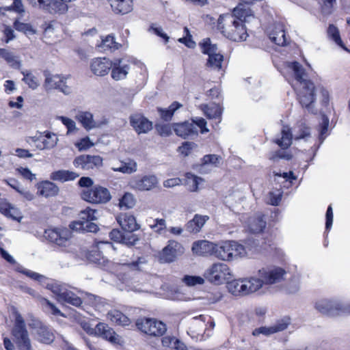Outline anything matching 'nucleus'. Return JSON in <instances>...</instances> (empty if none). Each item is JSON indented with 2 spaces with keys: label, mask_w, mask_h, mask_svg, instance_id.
Returning a JSON list of instances; mask_svg holds the SVG:
<instances>
[{
  "label": "nucleus",
  "mask_w": 350,
  "mask_h": 350,
  "mask_svg": "<svg viewBox=\"0 0 350 350\" xmlns=\"http://www.w3.org/2000/svg\"><path fill=\"white\" fill-rule=\"evenodd\" d=\"M216 29L224 37L234 42L244 41L248 36L245 25L229 13L219 15Z\"/></svg>",
  "instance_id": "nucleus-1"
},
{
  "label": "nucleus",
  "mask_w": 350,
  "mask_h": 350,
  "mask_svg": "<svg viewBox=\"0 0 350 350\" xmlns=\"http://www.w3.org/2000/svg\"><path fill=\"white\" fill-rule=\"evenodd\" d=\"M11 311L14 317V324L12 330L14 341L18 350H31V342L23 318L15 307H12Z\"/></svg>",
  "instance_id": "nucleus-2"
},
{
  "label": "nucleus",
  "mask_w": 350,
  "mask_h": 350,
  "mask_svg": "<svg viewBox=\"0 0 350 350\" xmlns=\"http://www.w3.org/2000/svg\"><path fill=\"white\" fill-rule=\"evenodd\" d=\"M247 254L245 247L234 241H224L215 244V257L224 261H232Z\"/></svg>",
  "instance_id": "nucleus-3"
},
{
  "label": "nucleus",
  "mask_w": 350,
  "mask_h": 350,
  "mask_svg": "<svg viewBox=\"0 0 350 350\" xmlns=\"http://www.w3.org/2000/svg\"><path fill=\"white\" fill-rule=\"evenodd\" d=\"M207 122L203 118L191 119V122L186 120L182 122L172 124L173 131L175 134L183 138L187 139L191 136L198 135L196 126L200 129L202 134L206 133L209 130L206 127Z\"/></svg>",
  "instance_id": "nucleus-4"
},
{
  "label": "nucleus",
  "mask_w": 350,
  "mask_h": 350,
  "mask_svg": "<svg viewBox=\"0 0 350 350\" xmlns=\"http://www.w3.org/2000/svg\"><path fill=\"white\" fill-rule=\"evenodd\" d=\"M229 291L234 295H246L261 288V283L256 278L233 280L228 282Z\"/></svg>",
  "instance_id": "nucleus-5"
},
{
  "label": "nucleus",
  "mask_w": 350,
  "mask_h": 350,
  "mask_svg": "<svg viewBox=\"0 0 350 350\" xmlns=\"http://www.w3.org/2000/svg\"><path fill=\"white\" fill-rule=\"evenodd\" d=\"M137 329L150 336H162L167 330L166 325L154 318L142 317L135 321Z\"/></svg>",
  "instance_id": "nucleus-6"
},
{
  "label": "nucleus",
  "mask_w": 350,
  "mask_h": 350,
  "mask_svg": "<svg viewBox=\"0 0 350 350\" xmlns=\"http://www.w3.org/2000/svg\"><path fill=\"white\" fill-rule=\"evenodd\" d=\"M81 198L93 204H104L111 199L109 190L100 185H95L90 189H84L81 192Z\"/></svg>",
  "instance_id": "nucleus-7"
},
{
  "label": "nucleus",
  "mask_w": 350,
  "mask_h": 350,
  "mask_svg": "<svg viewBox=\"0 0 350 350\" xmlns=\"http://www.w3.org/2000/svg\"><path fill=\"white\" fill-rule=\"evenodd\" d=\"M231 273L228 265L223 262H215L204 272V277L211 283L219 285L230 278Z\"/></svg>",
  "instance_id": "nucleus-8"
},
{
  "label": "nucleus",
  "mask_w": 350,
  "mask_h": 350,
  "mask_svg": "<svg viewBox=\"0 0 350 350\" xmlns=\"http://www.w3.org/2000/svg\"><path fill=\"white\" fill-rule=\"evenodd\" d=\"M72 230L66 227L45 229V239L59 247H66L72 237Z\"/></svg>",
  "instance_id": "nucleus-9"
},
{
  "label": "nucleus",
  "mask_w": 350,
  "mask_h": 350,
  "mask_svg": "<svg viewBox=\"0 0 350 350\" xmlns=\"http://www.w3.org/2000/svg\"><path fill=\"white\" fill-rule=\"evenodd\" d=\"M184 252V247L175 240H169L167 244L159 252V259L161 262H172L177 257Z\"/></svg>",
  "instance_id": "nucleus-10"
},
{
  "label": "nucleus",
  "mask_w": 350,
  "mask_h": 350,
  "mask_svg": "<svg viewBox=\"0 0 350 350\" xmlns=\"http://www.w3.org/2000/svg\"><path fill=\"white\" fill-rule=\"evenodd\" d=\"M315 308L319 312L327 316L339 315L346 312L350 313V306L345 308L340 303L329 299H321L316 302Z\"/></svg>",
  "instance_id": "nucleus-11"
},
{
  "label": "nucleus",
  "mask_w": 350,
  "mask_h": 350,
  "mask_svg": "<svg viewBox=\"0 0 350 350\" xmlns=\"http://www.w3.org/2000/svg\"><path fill=\"white\" fill-rule=\"evenodd\" d=\"M73 165L76 168L89 171L101 167L103 158L99 155L81 154L75 158Z\"/></svg>",
  "instance_id": "nucleus-12"
},
{
  "label": "nucleus",
  "mask_w": 350,
  "mask_h": 350,
  "mask_svg": "<svg viewBox=\"0 0 350 350\" xmlns=\"http://www.w3.org/2000/svg\"><path fill=\"white\" fill-rule=\"evenodd\" d=\"M286 271L282 267H274L272 269L262 268L258 271L260 278H257L261 283V287L263 284H273L281 281Z\"/></svg>",
  "instance_id": "nucleus-13"
},
{
  "label": "nucleus",
  "mask_w": 350,
  "mask_h": 350,
  "mask_svg": "<svg viewBox=\"0 0 350 350\" xmlns=\"http://www.w3.org/2000/svg\"><path fill=\"white\" fill-rule=\"evenodd\" d=\"M133 63L129 59L118 58L112 62L111 77L115 81H120L126 78Z\"/></svg>",
  "instance_id": "nucleus-14"
},
{
  "label": "nucleus",
  "mask_w": 350,
  "mask_h": 350,
  "mask_svg": "<svg viewBox=\"0 0 350 350\" xmlns=\"http://www.w3.org/2000/svg\"><path fill=\"white\" fill-rule=\"evenodd\" d=\"M129 122L131 126L138 135L148 133L153 128L152 122L142 113L130 116Z\"/></svg>",
  "instance_id": "nucleus-15"
},
{
  "label": "nucleus",
  "mask_w": 350,
  "mask_h": 350,
  "mask_svg": "<svg viewBox=\"0 0 350 350\" xmlns=\"http://www.w3.org/2000/svg\"><path fill=\"white\" fill-rule=\"evenodd\" d=\"M291 324V319L289 317H284L276 321L274 325L270 327H260L256 328L252 332V335L258 336L260 334L269 336L279 332H282L287 329Z\"/></svg>",
  "instance_id": "nucleus-16"
},
{
  "label": "nucleus",
  "mask_w": 350,
  "mask_h": 350,
  "mask_svg": "<svg viewBox=\"0 0 350 350\" xmlns=\"http://www.w3.org/2000/svg\"><path fill=\"white\" fill-rule=\"evenodd\" d=\"M314 85L312 81L304 84L297 94V100L302 107L308 108L315 100Z\"/></svg>",
  "instance_id": "nucleus-17"
},
{
  "label": "nucleus",
  "mask_w": 350,
  "mask_h": 350,
  "mask_svg": "<svg viewBox=\"0 0 350 350\" xmlns=\"http://www.w3.org/2000/svg\"><path fill=\"white\" fill-rule=\"evenodd\" d=\"M66 78L59 75H51L45 72V88L49 90L56 89L69 94L70 88L66 85Z\"/></svg>",
  "instance_id": "nucleus-18"
},
{
  "label": "nucleus",
  "mask_w": 350,
  "mask_h": 350,
  "mask_svg": "<svg viewBox=\"0 0 350 350\" xmlns=\"http://www.w3.org/2000/svg\"><path fill=\"white\" fill-rule=\"evenodd\" d=\"M112 61L107 57H96L91 60L90 68L92 72L99 77L107 75L112 68Z\"/></svg>",
  "instance_id": "nucleus-19"
},
{
  "label": "nucleus",
  "mask_w": 350,
  "mask_h": 350,
  "mask_svg": "<svg viewBox=\"0 0 350 350\" xmlns=\"http://www.w3.org/2000/svg\"><path fill=\"white\" fill-rule=\"evenodd\" d=\"M215 244L216 243H213L207 240H199L193 242L191 250L193 254L198 256H214Z\"/></svg>",
  "instance_id": "nucleus-20"
},
{
  "label": "nucleus",
  "mask_w": 350,
  "mask_h": 350,
  "mask_svg": "<svg viewBox=\"0 0 350 350\" xmlns=\"http://www.w3.org/2000/svg\"><path fill=\"white\" fill-rule=\"evenodd\" d=\"M132 187L139 191H148L155 187L157 184V178L154 175L136 177L131 182Z\"/></svg>",
  "instance_id": "nucleus-21"
},
{
  "label": "nucleus",
  "mask_w": 350,
  "mask_h": 350,
  "mask_svg": "<svg viewBox=\"0 0 350 350\" xmlns=\"http://www.w3.org/2000/svg\"><path fill=\"white\" fill-rule=\"evenodd\" d=\"M266 226L265 215L262 213H256L253 216L248 218V230L253 234L263 232Z\"/></svg>",
  "instance_id": "nucleus-22"
},
{
  "label": "nucleus",
  "mask_w": 350,
  "mask_h": 350,
  "mask_svg": "<svg viewBox=\"0 0 350 350\" xmlns=\"http://www.w3.org/2000/svg\"><path fill=\"white\" fill-rule=\"evenodd\" d=\"M209 219L208 215L196 214L193 219L185 225V229L190 234H197L200 232L205 223Z\"/></svg>",
  "instance_id": "nucleus-23"
},
{
  "label": "nucleus",
  "mask_w": 350,
  "mask_h": 350,
  "mask_svg": "<svg viewBox=\"0 0 350 350\" xmlns=\"http://www.w3.org/2000/svg\"><path fill=\"white\" fill-rule=\"evenodd\" d=\"M95 330L96 334L101 336L103 338L108 340L113 344L118 343V336L113 328L110 327L107 323H98Z\"/></svg>",
  "instance_id": "nucleus-24"
},
{
  "label": "nucleus",
  "mask_w": 350,
  "mask_h": 350,
  "mask_svg": "<svg viewBox=\"0 0 350 350\" xmlns=\"http://www.w3.org/2000/svg\"><path fill=\"white\" fill-rule=\"evenodd\" d=\"M100 245H105L109 248L112 247V243L109 241L96 242L95 244L92 246V250L89 251L87 256L88 259L90 261L98 265L104 263L105 261L103 255V252L100 250Z\"/></svg>",
  "instance_id": "nucleus-25"
},
{
  "label": "nucleus",
  "mask_w": 350,
  "mask_h": 350,
  "mask_svg": "<svg viewBox=\"0 0 350 350\" xmlns=\"http://www.w3.org/2000/svg\"><path fill=\"white\" fill-rule=\"evenodd\" d=\"M201 109L208 119L215 120L216 124L221 122L223 109L219 105L214 103L210 105L204 104L201 106Z\"/></svg>",
  "instance_id": "nucleus-26"
},
{
  "label": "nucleus",
  "mask_w": 350,
  "mask_h": 350,
  "mask_svg": "<svg viewBox=\"0 0 350 350\" xmlns=\"http://www.w3.org/2000/svg\"><path fill=\"white\" fill-rule=\"evenodd\" d=\"M112 11L120 15H124L133 10V0H109Z\"/></svg>",
  "instance_id": "nucleus-27"
},
{
  "label": "nucleus",
  "mask_w": 350,
  "mask_h": 350,
  "mask_svg": "<svg viewBox=\"0 0 350 350\" xmlns=\"http://www.w3.org/2000/svg\"><path fill=\"white\" fill-rule=\"evenodd\" d=\"M207 319L208 316L205 314H200L193 317L189 323V331L193 334H204L207 326L206 324Z\"/></svg>",
  "instance_id": "nucleus-28"
},
{
  "label": "nucleus",
  "mask_w": 350,
  "mask_h": 350,
  "mask_svg": "<svg viewBox=\"0 0 350 350\" xmlns=\"http://www.w3.org/2000/svg\"><path fill=\"white\" fill-rule=\"evenodd\" d=\"M182 107V104L178 101H174L167 108L157 107V111L162 121L170 122L172 120L174 113Z\"/></svg>",
  "instance_id": "nucleus-29"
},
{
  "label": "nucleus",
  "mask_w": 350,
  "mask_h": 350,
  "mask_svg": "<svg viewBox=\"0 0 350 350\" xmlns=\"http://www.w3.org/2000/svg\"><path fill=\"white\" fill-rule=\"evenodd\" d=\"M287 68L291 69L294 74L295 80L300 84H306V81H310L306 79L307 73L303 66L297 61L287 62Z\"/></svg>",
  "instance_id": "nucleus-30"
},
{
  "label": "nucleus",
  "mask_w": 350,
  "mask_h": 350,
  "mask_svg": "<svg viewBox=\"0 0 350 350\" xmlns=\"http://www.w3.org/2000/svg\"><path fill=\"white\" fill-rule=\"evenodd\" d=\"M107 317L116 325L125 327L131 324V320L120 310L116 309L109 311Z\"/></svg>",
  "instance_id": "nucleus-31"
},
{
  "label": "nucleus",
  "mask_w": 350,
  "mask_h": 350,
  "mask_svg": "<svg viewBox=\"0 0 350 350\" xmlns=\"http://www.w3.org/2000/svg\"><path fill=\"white\" fill-rule=\"evenodd\" d=\"M70 229L82 232H96L99 228L92 221H72L69 224Z\"/></svg>",
  "instance_id": "nucleus-32"
},
{
  "label": "nucleus",
  "mask_w": 350,
  "mask_h": 350,
  "mask_svg": "<svg viewBox=\"0 0 350 350\" xmlns=\"http://www.w3.org/2000/svg\"><path fill=\"white\" fill-rule=\"evenodd\" d=\"M79 176V174L75 172L59 170L52 172L50 175V178L53 180L64 183L74 180Z\"/></svg>",
  "instance_id": "nucleus-33"
},
{
  "label": "nucleus",
  "mask_w": 350,
  "mask_h": 350,
  "mask_svg": "<svg viewBox=\"0 0 350 350\" xmlns=\"http://www.w3.org/2000/svg\"><path fill=\"white\" fill-rule=\"evenodd\" d=\"M59 301L67 303L75 307H80L83 304L81 297L76 295L74 292L67 288H65L64 292L61 293Z\"/></svg>",
  "instance_id": "nucleus-34"
},
{
  "label": "nucleus",
  "mask_w": 350,
  "mask_h": 350,
  "mask_svg": "<svg viewBox=\"0 0 350 350\" xmlns=\"http://www.w3.org/2000/svg\"><path fill=\"white\" fill-rule=\"evenodd\" d=\"M120 224L122 228L128 232H133L139 228L135 217L131 214H124L122 220L120 221Z\"/></svg>",
  "instance_id": "nucleus-35"
},
{
  "label": "nucleus",
  "mask_w": 350,
  "mask_h": 350,
  "mask_svg": "<svg viewBox=\"0 0 350 350\" xmlns=\"http://www.w3.org/2000/svg\"><path fill=\"white\" fill-rule=\"evenodd\" d=\"M247 3H239L232 10L230 14L236 17V20L242 21L245 24L247 17L252 15V10L247 5Z\"/></svg>",
  "instance_id": "nucleus-36"
},
{
  "label": "nucleus",
  "mask_w": 350,
  "mask_h": 350,
  "mask_svg": "<svg viewBox=\"0 0 350 350\" xmlns=\"http://www.w3.org/2000/svg\"><path fill=\"white\" fill-rule=\"evenodd\" d=\"M282 137L275 140L282 149L286 150L292 144L293 135L290 128L287 126H284L281 131Z\"/></svg>",
  "instance_id": "nucleus-37"
},
{
  "label": "nucleus",
  "mask_w": 350,
  "mask_h": 350,
  "mask_svg": "<svg viewBox=\"0 0 350 350\" xmlns=\"http://www.w3.org/2000/svg\"><path fill=\"white\" fill-rule=\"evenodd\" d=\"M271 41L278 46H286L288 44L286 32L282 27H275L270 33Z\"/></svg>",
  "instance_id": "nucleus-38"
},
{
  "label": "nucleus",
  "mask_w": 350,
  "mask_h": 350,
  "mask_svg": "<svg viewBox=\"0 0 350 350\" xmlns=\"http://www.w3.org/2000/svg\"><path fill=\"white\" fill-rule=\"evenodd\" d=\"M76 120L88 131L95 126L93 115L90 112L81 111L76 116Z\"/></svg>",
  "instance_id": "nucleus-39"
},
{
  "label": "nucleus",
  "mask_w": 350,
  "mask_h": 350,
  "mask_svg": "<svg viewBox=\"0 0 350 350\" xmlns=\"http://www.w3.org/2000/svg\"><path fill=\"white\" fill-rule=\"evenodd\" d=\"M224 61V56L220 53H214L208 56L206 66L219 70Z\"/></svg>",
  "instance_id": "nucleus-40"
},
{
  "label": "nucleus",
  "mask_w": 350,
  "mask_h": 350,
  "mask_svg": "<svg viewBox=\"0 0 350 350\" xmlns=\"http://www.w3.org/2000/svg\"><path fill=\"white\" fill-rule=\"evenodd\" d=\"M12 68L19 69L21 63L18 56L7 49L5 50L3 58Z\"/></svg>",
  "instance_id": "nucleus-41"
},
{
  "label": "nucleus",
  "mask_w": 350,
  "mask_h": 350,
  "mask_svg": "<svg viewBox=\"0 0 350 350\" xmlns=\"http://www.w3.org/2000/svg\"><path fill=\"white\" fill-rule=\"evenodd\" d=\"M327 33L338 46H340L346 51H349L344 45L343 42L340 36L339 30L335 25H329L327 29Z\"/></svg>",
  "instance_id": "nucleus-42"
},
{
  "label": "nucleus",
  "mask_w": 350,
  "mask_h": 350,
  "mask_svg": "<svg viewBox=\"0 0 350 350\" xmlns=\"http://www.w3.org/2000/svg\"><path fill=\"white\" fill-rule=\"evenodd\" d=\"M96 211L95 209L87 207L85 209L81 211L79 213V220L77 221H93L96 220L97 217L95 214Z\"/></svg>",
  "instance_id": "nucleus-43"
},
{
  "label": "nucleus",
  "mask_w": 350,
  "mask_h": 350,
  "mask_svg": "<svg viewBox=\"0 0 350 350\" xmlns=\"http://www.w3.org/2000/svg\"><path fill=\"white\" fill-rule=\"evenodd\" d=\"M135 199L133 194L125 193L120 199L119 206L120 208L125 209L131 208L135 206Z\"/></svg>",
  "instance_id": "nucleus-44"
},
{
  "label": "nucleus",
  "mask_w": 350,
  "mask_h": 350,
  "mask_svg": "<svg viewBox=\"0 0 350 350\" xmlns=\"http://www.w3.org/2000/svg\"><path fill=\"white\" fill-rule=\"evenodd\" d=\"M22 74L23 75V81L31 89L35 90L36 89L39 84V80L38 79L33 75L31 72H27V71H23L22 72Z\"/></svg>",
  "instance_id": "nucleus-45"
},
{
  "label": "nucleus",
  "mask_w": 350,
  "mask_h": 350,
  "mask_svg": "<svg viewBox=\"0 0 350 350\" xmlns=\"http://www.w3.org/2000/svg\"><path fill=\"white\" fill-rule=\"evenodd\" d=\"M137 163L133 160H130L129 162H124L121 164L120 167L113 169L116 172H120L124 174H132L137 171Z\"/></svg>",
  "instance_id": "nucleus-46"
},
{
  "label": "nucleus",
  "mask_w": 350,
  "mask_h": 350,
  "mask_svg": "<svg viewBox=\"0 0 350 350\" xmlns=\"http://www.w3.org/2000/svg\"><path fill=\"white\" fill-rule=\"evenodd\" d=\"M154 128L157 133L161 137H168L172 133V124L156 123Z\"/></svg>",
  "instance_id": "nucleus-47"
},
{
  "label": "nucleus",
  "mask_w": 350,
  "mask_h": 350,
  "mask_svg": "<svg viewBox=\"0 0 350 350\" xmlns=\"http://www.w3.org/2000/svg\"><path fill=\"white\" fill-rule=\"evenodd\" d=\"M329 122V118L326 116H323L322 118V122L319 125L318 129L319 131V139L321 143L323 142L327 135Z\"/></svg>",
  "instance_id": "nucleus-48"
},
{
  "label": "nucleus",
  "mask_w": 350,
  "mask_h": 350,
  "mask_svg": "<svg viewBox=\"0 0 350 350\" xmlns=\"http://www.w3.org/2000/svg\"><path fill=\"white\" fill-rule=\"evenodd\" d=\"M320 6L321 12L326 14L332 13L334 4L336 0H317Z\"/></svg>",
  "instance_id": "nucleus-49"
},
{
  "label": "nucleus",
  "mask_w": 350,
  "mask_h": 350,
  "mask_svg": "<svg viewBox=\"0 0 350 350\" xmlns=\"http://www.w3.org/2000/svg\"><path fill=\"white\" fill-rule=\"evenodd\" d=\"M221 159L220 156L215 154H206L202 158L201 164L202 165H213L217 166Z\"/></svg>",
  "instance_id": "nucleus-50"
},
{
  "label": "nucleus",
  "mask_w": 350,
  "mask_h": 350,
  "mask_svg": "<svg viewBox=\"0 0 350 350\" xmlns=\"http://www.w3.org/2000/svg\"><path fill=\"white\" fill-rule=\"evenodd\" d=\"M45 287L48 290L51 291L57 297V299H59L62 295L61 293H62L66 288L62 284L55 282H48Z\"/></svg>",
  "instance_id": "nucleus-51"
},
{
  "label": "nucleus",
  "mask_w": 350,
  "mask_h": 350,
  "mask_svg": "<svg viewBox=\"0 0 350 350\" xmlns=\"http://www.w3.org/2000/svg\"><path fill=\"white\" fill-rule=\"evenodd\" d=\"M14 27L18 31L24 32L25 33L33 34L35 31L32 27L28 23H24L19 21V19H16L14 23Z\"/></svg>",
  "instance_id": "nucleus-52"
},
{
  "label": "nucleus",
  "mask_w": 350,
  "mask_h": 350,
  "mask_svg": "<svg viewBox=\"0 0 350 350\" xmlns=\"http://www.w3.org/2000/svg\"><path fill=\"white\" fill-rule=\"evenodd\" d=\"M150 228L157 234H161L166 228V222L164 219H155L153 224L150 225Z\"/></svg>",
  "instance_id": "nucleus-53"
},
{
  "label": "nucleus",
  "mask_w": 350,
  "mask_h": 350,
  "mask_svg": "<svg viewBox=\"0 0 350 350\" xmlns=\"http://www.w3.org/2000/svg\"><path fill=\"white\" fill-rule=\"evenodd\" d=\"M185 36L180 38L178 40L180 43L184 44L189 48H193L196 45L195 42L192 40V36L190 34L189 30L187 27L184 28Z\"/></svg>",
  "instance_id": "nucleus-54"
},
{
  "label": "nucleus",
  "mask_w": 350,
  "mask_h": 350,
  "mask_svg": "<svg viewBox=\"0 0 350 350\" xmlns=\"http://www.w3.org/2000/svg\"><path fill=\"white\" fill-rule=\"evenodd\" d=\"M310 136V128L305 123H301L298 126V134L295 137L296 140L305 139Z\"/></svg>",
  "instance_id": "nucleus-55"
},
{
  "label": "nucleus",
  "mask_w": 350,
  "mask_h": 350,
  "mask_svg": "<svg viewBox=\"0 0 350 350\" xmlns=\"http://www.w3.org/2000/svg\"><path fill=\"white\" fill-rule=\"evenodd\" d=\"M59 192V187L53 183L45 180V197L55 196Z\"/></svg>",
  "instance_id": "nucleus-56"
},
{
  "label": "nucleus",
  "mask_w": 350,
  "mask_h": 350,
  "mask_svg": "<svg viewBox=\"0 0 350 350\" xmlns=\"http://www.w3.org/2000/svg\"><path fill=\"white\" fill-rule=\"evenodd\" d=\"M183 282L189 286H195L196 284H202L204 282V278L200 276L185 275Z\"/></svg>",
  "instance_id": "nucleus-57"
},
{
  "label": "nucleus",
  "mask_w": 350,
  "mask_h": 350,
  "mask_svg": "<svg viewBox=\"0 0 350 350\" xmlns=\"http://www.w3.org/2000/svg\"><path fill=\"white\" fill-rule=\"evenodd\" d=\"M194 146L195 144L193 142H184L182 143V145L178 147V151L180 154L187 157L191 153Z\"/></svg>",
  "instance_id": "nucleus-58"
},
{
  "label": "nucleus",
  "mask_w": 350,
  "mask_h": 350,
  "mask_svg": "<svg viewBox=\"0 0 350 350\" xmlns=\"http://www.w3.org/2000/svg\"><path fill=\"white\" fill-rule=\"evenodd\" d=\"M5 216L12 218V219L18 221H21V219L23 218V216H22V214H21V212L20 211V210L18 208H16L12 205L10 206V207L9 208V209L8 211V213L5 214Z\"/></svg>",
  "instance_id": "nucleus-59"
},
{
  "label": "nucleus",
  "mask_w": 350,
  "mask_h": 350,
  "mask_svg": "<svg viewBox=\"0 0 350 350\" xmlns=\"http://www.w3.org/2000/svg\"><path fill=\"white\" fill-rule=\"evenodd\" d=\"M273 174L275 177H282L286 180V181L289 182V186L293 184V181L297 179V176L295 175L293 171H289L288 172H273Z\"/></svg>",
  "instance_id": "nucleus-60"
},
{
  "label": "nucleus",
  "mask_w": 350,
  "mask_h": 350,
  "mask_svg": "<svg viewBox=\"0 0 350 350\" xmlns=\"http://www.w3.org/2000/svg\"><path fill=\"white\" fill-rule=\"evenodd\" d=\"M293 158V155L291 152H286L284 151L278 150L273 152L272 155L270 157V159L275 161L278 159H284L287 161L291 160Z\"/></svg>",
  "instance_id": "nucleus-61"
},
{
  "label": "nucleus",
  "mask_w": 350,
  "mask_h": 350,
  "mask_svg": "<svg viewBox=\"0 0 350 350\" xmlns=\"http://www.w3.org/2000/svg\"><path fill=\"white\" fill-rule=\"evenodd\" d=\"M282 191H280L278 193H276L273 191H270L269 193L268 204H269L272 206H278L280 203V202L282 200Z\"/></svg>",
  "instance_id": "nucleus-62"
},
{
  "label": "nucleus",
  "mask_w": 350,
  "mask_h": 350,
  "mask_svg": "<svg viewBox=\"0 0 350 350\" xmlns=\"http://www.w3.org/2000/svg\"><path fill=\"white\" fill-rule=\"evenodd\" d=\"M215 50L216 46L211 43L210 39H207L202 44V52L208 56L213 54Z\"/></svg>",
  "instance_id": "nucleus-63"
},
{
  "label": "nucleus",
  "mask_w": 350,
  "mask_h": 350,
  "mask_svg": "<svg viewBox=\"0 0 350 350\" xmlns=\"http://www.w3.org/2000/svg\"><path fill=\"white\" fill-rule=\"evenodd\" d=\"M93 143L91 142L88 137L81 138L77 144L76 146L79 150H84L91 148L93 146Z\"/></svg>",
  "instance_id": "nucleus-64"
}]
</instances>
